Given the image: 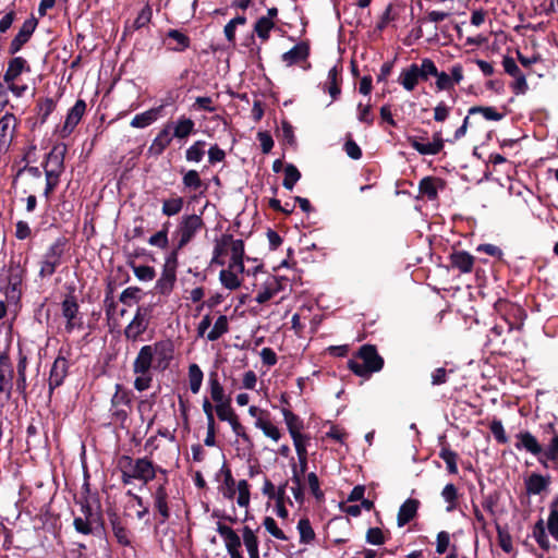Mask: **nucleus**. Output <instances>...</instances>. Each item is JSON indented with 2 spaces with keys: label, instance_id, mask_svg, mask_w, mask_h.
I'll list each match as a JSON object with an SVG mask.
<instances>
[{
  "label": "nucleus",
  "instance_id": "nucleus-1",
  "mask_svg": "<svg viewBox=\"0 0 558 558\" xmlns=\"http://www.w3.org/2000/svg\"><path fill=\"white\" fill-rule=\"evenodd\" d=\"M174 357V345L171 340H159L143 345L132 364L135 375L134 389L143 392L151 387L154 372L162 373L170 367Z\"/></svg>",
  "mask_w": 558,
  "mask_h": 558
},
{
  "label": "nucleus",
  "instance_id": "nucleus-2",
  "mask_svg": "<svg viewBox=\"0 0 558 558\" xmlns=\"http://www.w3.org/2000/svg\"><path fill=\"white\" fill-rule=\"evenodd\" d=\"M223 254H230V260L228 267L220 271L219 280L226 289L233 291L241 287L242 279L240 275L245 272L243 263L244 242L240 239H233L231 235L223 236L214 247L211 264L223 266L226 264L222 259Z\"/></svg>",
  "mask_w": 558,
  "mask_h": 558
},
{
  "label": "nucleus",
  "instance_id": "nucleus-3",
  "mask_svg": "<svg viewBox=\"0 0 558 558\" xmlns=\"http://www.w3.org/2000/svg\"><path fill=\"white\" fill-rule=\"evenodd\" d=\"M25 269L19 262L11 259L0 269V293L14 311L21 307L24 290Z\"/></svg>",
  "mask_w": 558,
  "mask_h": 558
},
{
  "label": "nucleus",
  "instance_id": "nucleus-4",
  "mask_svg": "<svg viewBox=\"0 0 558 558\" xmlns=\"http://www.w3.org/2000/svg\"><path fill=\"white\" fill-rule=\"evenodd\" d=\"M515 438L514 447L536 457L543 468L549 469L551 463L558 464V435L550 439L546 448H543L537 438L527 430L518 433Z\"/></svg>",
  "mask_w": 558,
  "mask_h": 558
},
{
  "label": "nucleus",
  "instance_id": "nucleus-5",
  "mask_svg": "<svg viewBox=\"0 0 558 558\" xmlns=\"http://www.w3.org/2000/svg\"><path fill=\"white\" fill-rule=\"evenodd\" d=\"M80 512L74 515L73 526L83 535H95L104 529L102 513L99 506H93L86 496L76 500Z\"/></svg>",
  "mask_w": 558,
  "mask_h": 558
},
{
  "label": "nucleus",
  "instance_id": "nucleus-6",
  "mask_svg": "<svg viewBox=\"0 0 558 558\" xmlns=\"http://www.w3.org/2000/svg\"><path fill=\"white\" fill-rule=\"evenodd\" d=\"M222 473L225 475L222 484L218 490L225 499L232 500L238 493L236 504L241 508H245V515L241 521L248 519V507L251 504V492L250 484L246 480H241L235 483L230 469L223 468Z\"/></svg>",
  "mask_w": 558,
  "mask_h": 558
},
{
  "label": "nucleus",
  "instance_id": "nucleus-7",
  "mask_svg": "<svg viewBox=\"0 0 558 558\" xmlns=\"http://www.w3.org/2000/svg\"><path fill=\"white\" fill-rule=\"evenodd\" d=\"M204 227L202 215H183L173 232V236L178 241V248L186 246Z\"/></svg>",
  "mask_w": 558,
  "mask_h": 558
},
{
  "label": "nucleus",
  "instance_id": "nucleus-8",
  "mask_svg": "<svg viewBox=\"0 0 558 558\" xmlns=\"http://www.w3.org/2000/svg\"><path fill=\"white\" fill-rule=\"evenodd\" d=\"M119 464L125 465V468H128L133 474V477L143 482L144 484L149 483L156 477L157 468L147 458H140L134 460L129 456H122ZM158 471L162 474H166V471L162 469H158Z\"/></svg>",
  "mask_w": 558,
  "mask_h": 558
},
{
  "label": "nucleus",
  "instance_id": "nucleus-9",
  "mask_svg": "<svg viewBox=\"0 0 558 558\" xmlns=\"http://www.w3.org/2000/svg\"><path fill=\"white\" fill-rule=\"evenodd\" d=\"M66 240L61 236L47 248L40 262L39 277L49 278L56 272L61 265Z\"/></svg>",
  "mask_w": 558,
  "mask_h": 558
},
{
  "label": "nucleus",
  "instance_id": "nucleus-10",
  "mask_svg": "<svg viewBox=\"0 0 558 558\" xmlns=\"http://www.w3.org/2000/svg\"><path fill=\"white\" fill-rule=\"evenodd\" d=\"M14 371L5 351L0 352V405H4L11 398L14 386Z\"/></svg>",
  "mask_w": 558,
  "mask_h": 558
},
{
  "label": "nucleus",
  "instance_id": "nucleus-11",
  "mask_svg": "<svg viewBox=\"0 0 558 558\" xmlns=\"http://www.w3.org/2000/svg\"><path fill=\"white\" fill-rule=\"evenodd\" d=\"M71 355L70 349L61 348L58 356L56 357L49 374V390L52 392L56 388L61 386L68 376Z\"/></svg>",
  "mask_w": 558,
  "mask_h": 558
},
{
  "label": "nucleus",
  "instance_id": "nucleus-12",
  "mask_svg": "<svg viewBox=\"0 0 558 558\" xmlns=\"http://www.w3.org/2000/svg\"><path fill=\"white\" fill-rule=\"evenodd\" d=\"M62 316L65 319V331L71 333L75 329L83 328V316L80 314V306L76 298L69 294L61 303Z\"/></svg>",
  "mask_w": 558,
  "mask_h": 558
},
{
  "label": "nucleus",
  "instance_id": "nucleus-13",
  "mask_svg": "<svg viewBox=\"0 0 558 558\" xmlns=\"http://www.w3.org/2000/svg\"><path fill=\"white\" fill-rule=\"evenodd\" d=\"M288 286V280L283 277L267 276L263 282L260 290L255 296L258 304H264L276 296L279 292L284 290Z\"/></svg>",
  "mask_w": 558,
  "mask_h": 558
},
{
  "label": "nucleus",
  "instance_id": "nucleus-14",
  "mask_svg": "<svg viewBox=\"0 0 558 558\" xmlns=\"http://www.w3.org/2000/svg\"><path fill=\"white\" fill-rule=\"evenodd\" d=\"M167 478L162 483H159L157 487L151 492L153 506L158 512L159 523H166L170 518V508L168 505L169 494L167 490Z\"/></svg>",
  "mask_w": 558,
  "mask_h": 558
},
{
  "label": "nucleus",
  "instance_id": "nucleus-15",
  "mask_svg": "<svg viewBox=\"0 0 558 558\" xmlns=\"http://www.w3.org/2000/svg\"><path fill=\"white\" fill-rule=\"evenodd\" d=\"M148 324V310L145 307H138L133 319L124 329L125 338L136 341L146 331Z\"/></svg>",
  "mask_w": 558,
  "mask_h": 558
},
{
  "label": "nucleus",
  "instance_id": "nucleus-16",
  "mask_svg": "<svg viewBox=\"0 0 558 558\" xmlns=\"http://www.w3.org/2000/svg\"><path fill=\"white\" fill-rule=\"evenodd\" d=\"M408 142L421 155H437L444 148V140L440 132H436L433 135L432 142H424L423 138L416 136H409Z\"/></svg>",
  "mask_w": 558,
  "mask_h": 558
},
{
  "label": "nucleus",
  "instance_id": "nucleus-17",
  "mask_svg": "<svg viewBox=\"0 0 558 558\" xmlns=\"http://www.w3.org/2000/svg\"><path fill=\"white\" fill-rule=\"evenodd\" d=\"M86 111V102L83 99H77L76 102L66 113L63 126L60 130V136L62 138L68 137L76 128L82 120Z\"/></svg>",
  "mask_w": 558,
  "mask_h": 558
},
{
  "label": "nucleus",
  "instance_id": "nucleus-18",
  "mask_svg": "<svg viewBox=\"0 0 558 558\" xmlns=\"http://www.w3.org/2000/svg\"><path fill=\"white\" fill-rule=\"evenodd\" d=\"M37 25H38V22L33 16L24 21L19 33L15 35V37L12 39V41L10 44V47H9L10 54H15L22 49V47L31 39Z\"/></svg>",
  "mask_w": 558,
  "mask_h": 558
},
{
  "label": "nucleus",
  "instance_id": "nucleus-19",
  "mask_svg": "<svg viewBox=\"0 0 558 558\" xmlns=\"http://www.w3.org/2000/svg\"><path fill=\"white\" fill-rule=\"evenodd\" d=\"M166 104H161L157 107L150 108L144 112L137 113L131 120L130 125L135 129H145L153 123H155L158 119L165 116Z\"/></svg>",
  "mask_w": 558,
  "mask_h": 558
},
{
  "label": "nucleus",
  "instance_id": "nucleus-20",
  "mask_svg": "<svg viewBox=\"0 0 558 558\" xmlns=\"http://www.w3.org/2000/svg\"><path fill=\"white\" fill-rule=\"evenodd\" d=\"M357 357L365 363L366 367L372 373L379 372L384 367V359L378 354L374 345H362L359 350Z\"/></svg>",
  "mask_w": 558,
  "mask_h": 558
},
{
  "label": "nucleus",
  "instance_id": "nucleus-21",
  "mask_svg": "<svg viewBox=\"0 0 558 558\" xmlns=\"http://www.w3.org/2000/svg\"><path fill=\"white\" fill-rule=\"evenodd\" d=\"M66 153V146L64 144H58L52 147L46 158L45 170L54 171L61 174L64 168V156Z\"/></svg>",
  "mask_w": 558,
  "mask_h": 558
},
{
  "label": "nucleus",
  "instance_id": "nucleus-22",
  "mask_svg": "<svg viewBox=\"0 0 558 558\" xmlns=\"http://www.w3.org/2000/svg\"><path fill=\"white\" fill-rule=\"evenodd\" d=\"M310 56V45L306 41H300L294 45L289 51L281 56L282 62L286 66H292L302 61H306Z\"/></svg>",
  "mask_w": 558,
  "mask_h": 558
},
{
  "label": "nucleus",
  "instance_id": "nucleus-23",
  "mask_svg": "<svg viewBox=\"0 0 558 558\" xmlns=\"http://www.w3.org/2000/svg\"><path fill=\"white\" fill-rule=\"evenodd\" d=\"M173 136L171 135V125H163L153 140L148 147V153L151 156H160L165 149L171 144Z\"/></svg>",
  "mask_w": 558,
  "mask_h": 558
},
{
  "label": "nucleus",
  "instance_id": "nucleus-24",
  "mask_svg": "<svg viewBox=\"0 0 558 558\" xmlns=\"http://www.w3.org/2000/svg\"><path fill=\"white\" fill-rule=\"evenodd\" d=\"M166 125H171V135L177 140H186L194 133L195 128L194 121L185 116H181L174 122H168Z\"/></svg>",
  "mask_w": 558,
  "mask_h": 558
},
{
  "label": "nucleus",
  "instance_id": "nucleus-25",
  "mask_svg": "<svg viewBox=\"0 0 558 558\" xmlns=\"http://www.w3.org/2000/svg\"><path fill=\"white\" fill-rule=\"evenodd\" d=\"M550 484L549 475H542L538 473H532L524 480L525 492L527 495H539L547 490Z\"/></svg>",
  "mask_w": 558,
  "mask_h": 558
},
{
  "label": "nucleus",
  "instance_id": "nucleus-26",
  "mask_svg": "<svg viewBox=\"0 0 558 558\" xmlns=\"http://www.w3.org/2000/svg\"><path fill=\"white\" fill-rule=\"evenodd\" d=\"M216 531L223 538L226 549L229 553L238 551L241 548V538L230 526L220 522L217 523Z\"/></svg>",
  "mask_w": 558,
  "mask_h": 558
},
{
  "label": "nucleus",
  "instance_id": "nucleus-27",
  "mask_svg": "<svg viewBox=\"0 0 558 558\" xmlns=\"http://www.w3.org/2000/svg\"><path fill=\"white\" fill-rule=\"evenodd\" d=\"M16 124L17 120L13 113L7 112L0 119V147L11 143Z\"/></svg>",
  "mask_w": 558,
  "mask_h": 558
},
{
  "label": "nucleus",
  "instance_id": "nucleus-28",
  "mask_svg": "<svg viewBox=\"0 0 558 558\" xmlns=\"http://www.w3.org/2000/svg\"><path fill=\"white\" fill-rule=\"evenodd\" d=\"M421 80L417 64L412 63L408 68L403 69L398 77V83L408 92H412L416 85L418 84V81Z\"/></svg>",
  "mask_w": 558,
  "mask_h": 558
},
{
  "label": "nucleus",
  "instance_id": "nucleus-29",
  "mask_svg": "<svg viewBox=\"0 0 558 558\" xmlns=\"http://www.w3.org/2000/svg\"><path fill=\"white\" fill-rule=\"evenodd\" d=\"M450 263L453 268H457L462 274H469L474 266V257L465 252L458 251L450 255Z\"/></svg>",
  "mask_w": 558,
  "mask_h": 558
},
{
  "label": "nucleus",
  "instance_id": "nucleus-30",
  "mask_svg": "<svg viewBox=\"0 0 558 558\" xmlns=\"http://www.w3.org/2000/svg\"><path fill=\"white\" fill-rule=\"evenodd\" d=\"M418 505V500L409 498L400 506L397 518L398 526H404L414 519Z\"/></svg>",
  "mask_w": 558,
  "mask_h": 558
},
{
  "label": "nucleus",
  "instance_id": "nucleus-31",
  "mask_svg": "<svg viewBox=\"0 0 558 558\" xmlns=\"http://www.w3.org/2000/svg\"><path fill=\"white\" fill-rule=\"evenodd\" d=\"M208 389L210 398L213 402H215V404L231 399L230 396L226 395L225 388L220 383L218 374L216 372H211L209 374Z\"/></svg>",
  "mask_w": 558,
  "mask_h": 558
},
{
  "label": "nucleus",
  "instance_id": "nucleus-32",
  "mask_svg": "<svg viewBox=\"0 0 558 558\" xmlns=\"http://www.w3.org/2000/svg\"><path fill=\"white\" fill-rule=\"evenodd\" d=\"M177 280V271L162 268V272L156 282L155 289L160 294H169Z\"/></svg>",
  "mask_w": 558,
  "mask_h": 558
},
{
  "label": "nucleus",
  "instance_id": "nucleus-33",
  "mask_svg": "<svg viewBox=\"0 0 558 558\" xmlns=\"http://www.w3.org/2000/svg\"><path fill=\"white\" fill-rule=\"evenodd\" d=\"M242 537L244 546L246 547V550L248 553V557L259 558V542L254 531L248 526H244L242 530Z\"/></svg>",
  "mask_w": 558,
  "mask_h": 558
},
{
  "label": "nucleus",
  "instance_id": "nucleus-34",
  "mask_svg": "<svg viewBox=\"0 0 558 558\" xmlns=\"http://www.w3.org/2000/svg\"><path fill=\"white\" fill-rule=\"evenodd\" d=\"M187 378L191 392L198 393L203 385L204 373L196 363L189 365Z\"/></svg>",
  "mask_w": 558,
  "mask_h": 558
},
{
  "label": "nucleus",
  "instance_id": "nucleus-35",
  "mask_svg": "<svg viewBox=\"0 0 558 558\" xmlns=\"http://www.w3.org/2000/svg\"><path fill=\"white\" fill-rule=\"evenodd\" d=\"M546 529L544 520L539 519L533 526L532 536L543 550L549 551L551 545L546 533Z\"/></svg>",
  "mask_w": 558,
  "mask_h": 558
},
{
  "label": "nucleus",
  "instance_id": "nucleus-36",
  "mask_svg": "<svg viewBox=\"0 0 558 558\" xmlns=\"http://www.w3.org/2000/svg\"><path fill=\"white\" fill-rule=\"evenodd\" d=\"M167 38L175 43L174 46H170V44H168V49L175 52H182L186 50L191 44L190 38L179 29H169L167 32Z\"/></svg>",
  "mask_w": 558,
  "mask_h": 558
},
{
  "label": "nucleus",
  "instance_id": "nucleus-37",
  "mask_svg": "<svg viewBox=\"0 0 558 558\" xmlns=\"http://www.w3.org/2000/svg\"><path fill=\"white\" fill-rule=\"evenodd\" d=\"M229 331V318L226 315H219L214 323L213 328L207 332L208 341H216Z\"/></svg>",
  "mask_w": 558,
  "mask_h": 558
},
{
  "label": "nucleus",
  "instance_id": "nucleus-38",
  "mask_svg": "<svg viewBox=\"0 0 558 558\" xmlns=\"http://www.w3.org/2000/svg\"><path fill=\"white\" fill-rule=\"evenodd\" d=\"M546 527L550 536L558 542V495L553 499L549 505V514L547 518Z\"/></svg>",
  "mask_w": 558,
  "mask_h": 558
},
{
  "label": "nucleus",
  "instance_id": "nucleus-39",
  "mask_svg": "<svg viewBox=\"0 0 558 558\" xmlns=\"http://www.w3.org/2000/svg\"><path fill=\"white\" fill-rule=\"evenodd\" d=\"M111 525L117 542L121 546H132V535L130 530L118 519L111 520Z\"/></svg>",
  "mask_w": 558,
  "mask_h": 558
},
{
  "label": "nucleus",
  "instance_id": "nucleus-40",
  "mask_svg": "<svg viewBox=\"0 0 558 558\" xmlns=\"http://www.w3.org/2000/svg\"><path fill=\"white\" fill-rule=\"evenodd\" d=\"M26 60L22 57L13 58L8 65V69L3 75L5 83H12L24 70Z\"/></svg>",
  "mask_w": 558,
  "mask_h": 558
},
{
  "label": "nucleus",
  "instance_id": "nucleus-41",
  "mask_svg": "<svg viewBox=\"0 0 558 558\" xmlns=\"http://www.w3.org/2000/svg\"><path fill=\"white\" fill-rule=\"evenodd\" d=\"M339 78H340V72H339L338 68L332 66L328 71L327 82H326V86H325V90L329 93L332 100H336L341 93V89L339 87Z\"/></svg>",
  "mask_w": 558,
  "mask_h": 558
},
{
  "label": "nucleus",
  "instance_id": "nucleus-42",
  "mask_svg": "<svg viewBox=\"0 0 558 558\" xmlns=\"http://www.w3.org/2000/svg\"><path fill=\"white\" fill-rule=\"evenodd\" d=\"M296 529L300 534V543L304 545L312 544L315 541L316 534L312 527V524L307 518L299 520Z\"/></svg>",
  "mask_w": 558,
  "mask_h": 558
},
{
  "label": "nucleus",
  "instance_id": "nucleus-43",
  "mask_svg": "<svg viewBox=\"0 0 558 558\" xmlns=\"http://www.w3.org/2000/svg\"><path fill=\"white\" fill-rule=\"evenodd\" d=\"M26 368H27V357L25 355L21 354L17 365H16L17 378L15 381L16 390L21 395H25L26 388H27Z\"/></svg>",
  "mask_w": 558,
  "mask_h": 558
},
{
  "label": "nucleus",
  "instance_id": "nucleus-44",
  "mask_svg": "<svg viewBox=\"0 0 558 558\" xmlns=\"http://www.w3.org/2000/svg\"><path fill=\"white\" fill-rule=\"evenodd\" d=\"M128 265L140 281L149 282L156 277V271L151 266L136 265L134 262H129Z\"/></svg>",
  "mask_w": 558,
  "mask_h": 558
},
{
  "label": "nucleus",
  "instance_id": "nucleus-45",
  "mask_svg": "<svg viewBox=\"0 0 558 558\" xmlns=\"http://www.w3.org/2000/svg\"><path fill=\"white\" fill-rule=\"evenodd\" d=\"M441 497L447 502L446 511L452 512L457 508L458 489L454 484H447L441 490Z\"/></svg>",
  "mask_w": 558,
  "mask_h": 558
},
{
  "label": "nucleus",
  "instance_id": "nucleus-46",
  "mask_svg": "<svg viewBox=\"0 0 558 558\" xmlns=\"http://www.w3.org/2000/svg\"><path fill=\"white\" fill-rule=\"evenodd\" d=\"M481 113L488 121H500L505 114L498 112L494 107L474 106L469 109V116Z\"/></svg>",
  "mask_w": 558,
  "mask_h": 558
},
{
  "label": "nucleus",
  "instance_id": "nucleus-47",
  "mask_svg": "<svg viewBox=\"0 0 558 558\" xmlns=\"http://www.w3.org/2000/svg\"><path fill=\"white\" fill-rule=\"evenodd\" d=\"M205 141H196L185 151V159L190 162H199L205 155Z\"/></svg>",
  "mask_w": 558,
  "mask_h": 558
},
{
  "label": "nucleus",
  "instance_id": "nucleus-48",
  "mask_svg": "<svg viewBox=\"0 0 558 558\" xmlns=\"http://www.w3.org/2000/svg\"><path fill=\"white\" fill-rule=\"evenodd\" d=\"M255 427L262 429L265 436L271 438L275 441L280 439L281 434L279 429L269 420L257 417Z\"/></svg>",
  "mask_w": 558,
  "mask_h": 558
},
{
  "label": "nucleus",
  "instance_id": "nucleus-49",
  "mask_svg": "<svg viewBox=\"0 0 558 558\" xmlns=\"http://www.w3.org/2000/svg\"><path fill=\"white\" fill-rule=\"evenodd\" d=\"M275 27L274 21L270 17H259L255 25L254 32L263 40L266 41L269 38L270 31Z\"/></svg>",
  "mask_w": 558,
  "mask_h": 558
},
{
  "label": "nucleus",
  "instance_id": "nucleus-50",
  "mask_svg": "<svg viewBox=\"0 0 558 558\" xmlns=\"http://www.w3.org/2000/svg\"><path fill=\"white\" fill-rule=\"evenodd\" d=\"M215 412L220 421L228 423L238 416L231 407V399L216 403Z\"/></svg>",
  "mask_w": 558,
  "mask_h": 558
},
{
  "label": "nucleus",
  "instance_id": "nucleus-51",
  "mask_svg": "<svg viewBox=\"0 0 558 558\" xmlns=\"http://www.w3.org/2000/svg\"><path fill=\"white\" fill-rule=\"evenodd\" d=\"M183 205L184 201L182 197L165 199L162 203L161 211L165 216L172 217L182 210Z\"/></svg>",
  "mask_w": 558,
  "mask_h": 558
},
{
  "label": "nucleus",
  "instance_id": "nucleus-52",
  "mask_svg": "<svg viewBox=\"0 0 558 558\" xmlns=\"http://www.w3.org/2000/svg\"><path fill=\"white\" fill-rule=\"evenodd\" d=\"M439 457L446 463L447 471L450 474H457L458 473V465H457L458 454L454 451H452L448 447H444V448H441V450L439 452Z\"/></svg>",
  "mask_w": 558,
  "mask_h": 558
},
{
  "label": "nucleus",
  "instance_id": "nucleus-53",
  "mask_svg": "<svg viewBox=\"0 0 558 558\" xmlns=\"http://www.w3.org/2000/svg\"><path fill=\"white\" fill-rule=\"evenodd\" d=\"M300 178H301V173L298 170V168L294 165L289 163L284 168V179H283L282 185L287 190L292 191L295 183L300 180Z\"/></svg>",
  "mask_w": 558,
  "mask_h": 558
},
{
  "label": "nucleus",
  "instance_id": "nucleus-54",
  "mask_svg": "<svg viewBox=\"0 0 558 558\" xmlns=\"http://www.w3.org/2000/svg\"><path fill=\"white\" fill-rule=\"evenodd\" d=\"M420 193L424 196H426L428 199H435L437 197L438 191L436 185V179L426 177L421 180L420 185Z\"/></svg>",
  "mask_w": 558,
  "mask_h": 558
},
{
  "label": "nucleus",
  "instance_id": "nucleus-55",
  "mask_svg": "<svg viewBox=\"0 0 558 558\" xmlns=\"http://www.w3.org/2000/svg\"><path fill=\"white\" fill-rule=\"evenodd\" d=\"M168 229H169V222H166L162 226L161 230H159L158 232H156L148 239V243L151 246H156V247H159L162 250L166 248L169 244Z\"/></svg>",
  "mask_w": 558,
  "mask_h": 558
},
{
  "label": "nucleus",
  "instance_id": "nucleus-56",
  "mask_svg": "<svg viewBox=\"0 0 558 558\" xmlns=\"http://www.w3.org/2000/svg\"><path fill=\"white\" fill-rule=\"evenodd\" d=\"M246 23V17L244 15H238L234 19L230 20L225 28L223 33L227 40L231 44L235 41V28L238 25H244Z\"/></svg>",
  "mask_w": 558,
  "mask_h": 558
},
{
  "label": "nucleus",
  "instance_id": "nucleus-57",
  "mask_svg": "<svg viewBox=\"0 0 558 558\" xmlns=\"http://www.w3.org/2000/svg\"><path fill=\"white\" fill-rule=\"evenodd\" d=\"M417 70L422 81H427L429 76H436L438 74L435 62L429 58L423 59L421 64H417Z\"/></svg>",
  "mask_w": 558,
  "mask_h": 558
},
{
  "label": "nucleus",
  "instance_id": "nucleus-58",
  "mask_svg": "<svg viewBox=\"0 0 558 558\" xmlns=\"http://www.w3.org/2000/svg\"><path fill=\"white\" fill-rule=\"evenodd\" d=\"M263 525L266 531L275 538L280 541H287L288 536L283 533L281 529L278 527L277 522L271 517H265L263 521Z\"/></svg>",
  "mask_w": 558,
  "mask_h": 558
},
{
  "label": "nucleus",
  "instance_id": "nucleus-59",
  "mask_svg": "<svg viewBox=\"0 0 558 558\" xmlns=\"http://www.w3.org/2000/svg\"><path fill=\"white\" fill-rule=\"evenodd\" d=\"M489 429L497 442H508L509 438L500 420L494 418L489 424Z\"/></svg>",
  "mask_w": 558,
  "mask_h": 558
},
{
  "label": "nucleus",
  "instance_id": "nucleus-60",
  "mask_svg": "<svg viewBox=\"0 0 558 558\" xmlns=\"http://www.w3.org/2000/svg\"><path fill=\"white\" fill-rule=\"evenodd\" d=\"M292 440L295 447L298 457L307 456V442L310 437L302 433H292Z\"/></svg>",
  "mask_w": 558,
  "mask_h": 558
},
{
  "label": "nucleus",
  "instance_id": "nucleus-61",
  "mask_svg": "<svg viewBox=\"0 0 558 558\" xmlns=\"http://www.w3.org/2000/svg\"><path fill=\"white\" fill-rule=\"evenodd\" d=\"M56 106V101L52 98H46L38 105L40 123H45L48 120L49 116L54 111Z\"/></svg>",
  "mask_w": 558,
  "mask_h": 558
},
{
  "label": "nucleus",
  "instance_id": "nucleus-62",
  "mask_svg": "<svg viewBox=\"0 0 558 558\" xmlns=\"http://www.w3.org/2000/svg\"><path fill=\"white\" fill-rule=\"evenodd\" d=\"M182 183L185 187L192 190H199L203 185L201 177L196 170H189L185 172L182 179Z\"/></svg>",
  "mask_w": 558,
  "mask_h": 558
},
{
  "label": "nucleus",
  "instance_id": "nucleus-63",
  "mask_svg": "<svg viewBox=\"0 0 558 558\" xmlns=\"http://www.w3.org/2000/svg\"><path fill=\"white\" fill-rule=\"evenodd\" d=\"M497 538H498V544H499L500 548L505 553L509 554L512 551V549H513L512 538L506 529L497 526Z\"/></svg>",
  "mask_w": 558,
  "mask_h": 558
},
{
  "label": "nucleus",
  "instance_id": "nucleus-64",
  "mask_svg": "<svg viewBox=\"0 0 558 558\" xmlns=\"http://www.w3.org/2000/svg\"><path fill=\"white\" fill-rule=\"evenodd\" d=\"M141 292L138 287H129L121 292L119 300L125 305H131V301H140Z\"/></svg>",
  "mask_w": 558,
  "mask_h": 558
}]
</instances>
